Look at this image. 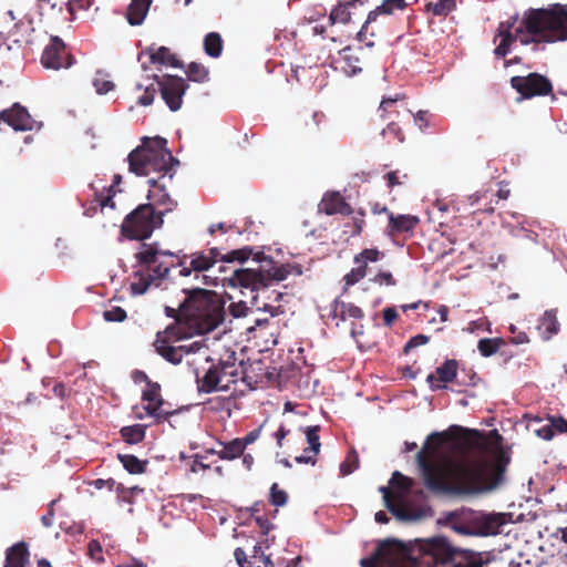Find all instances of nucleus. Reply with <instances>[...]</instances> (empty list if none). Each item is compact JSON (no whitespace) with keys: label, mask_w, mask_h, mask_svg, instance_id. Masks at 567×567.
Instances as JSON below:
<instances>
[{"label":"nucleus","mask_w":567,"mask_h":567,"mask_svg":"<svg viewBox=\"0 0 567 567\" xmlns=\"http://www.w3.org/2000/svg\"><path fill=\"white\" fill-rule=\"evenodd\" d=\"M146 80H154L156 82L163 101L172 112H176L182 107L183 96L189 87L183 78L171 74L159 78L158 74L153 73L152 75H146Z\"/></svg>","instance_id":"9b49d317"},{"label":"nucleus","mask_w":567,"mask_h":567,"mask_svg":"<svg viewBox=\"0 0 567 567\" xmlns=\"http://www.w3.org/2000/svg\"><path fill=\"white\" fill-rule=\"evenodd\" d=\"M342 202V196L338 192L327 193L318 205L319 212L328 215L329 209H338Z\"/></svg>","instance_id":"e433bc0d"},{"label":"nucleus","mask_w":567,"mask_h":567,"mask_svg":"<svg viewBox=\"0 0 567 567\" xmlns=\"http://www.w3.org/2000/svg\"><path fill=\"white\" fill-rule=\"evenodd\" d=\"M266 556L260 545H255L248 565L256 566L258 560Z\"/></svg>","instance_id":"774afa93"},{"label":"nucleus","mask_w":567,"mask_h":567,"mask_svg":"<svg viewBox=\"0 0 567 567\" xmlns=\"http://www.w3.org/2000/svg\"><path fill=\"white\" fill-rule=\"evenodd\" d=\"M120 434L125 443L130 445L138 444L145 439L146 425L136 423L133 425L123 426L120 430Z\"/></svg>","instance_id":"bb28decb"},{"label":"nucleus","mask_w":567,"mask_h":567,"mask_svg":"<svg viewBox=\"0 0 567 567\" xmlns=\"http://www.w3.org/2000/svg\"><path fill=\"white\" fill-rule=\"evenodd\" d=\"M351 51V48L350 47H346L342 51H341V54H342V59L346 63V65L342 68L344 74L347 76H354L359 73H361L362 69L360 66L357 65V63L359 62V59L355 58V56H351L349 53Z\"/></svg>","instance_id":"2f4dec72"},{"label":"nucleus","mask_w":567,"mask_h":567,"mask_svg":"<svg viewBox=\"0 0 567 567\" xmlns=\"http://www.w3.org/2000/svg\"><path fill=\"white\" fill-rule=\"evenodd\" d=\"M390 226L396 233H406L412 230L419 223V218L412 215H398L392 213L389 216Z\"/></svg>","instance_id":"cd10ccee"},{"label":"nucleus","mask_w":567,"mask_h":567,"mask_svg":"<svg viewBox=\"0 0 567 567\" xmlns=\"http://www.w3.org/2000/svg\"><path fill=\"white\" fill-rule=\"evenodd\" d=\"M102 75L101 71H97L96 76L93 80V86L97 94L103 95L114 90L115 85L112 81L100 78Z\"/></svg>","instance_id":"a18cd8bd"},{"label":"nucleus","mask_w":567,"mask_h":567,"mask_svg":"<svg viewBox=\"0 0 567 567\" xmlns=\"http://www.w3.org/2000/svg\"><path fill=\"white\" fill-rule=\"evenodd\" d=\"M319 425H311L306 427L305 434L307 442L309 444V447L305 450V452L311 451L315 454H318L320 452L321 443L319 437Z\"/></svg>","instance_id":"c9c22d12"},{"label":"nucleus","mask_w":567,"mask_h":567,"mask_svg":"<svg viewBox=\"0 0 567 567\" xmlns=\"http://www.w3.org/2000/svg\"><path fill=\"white\" fill-rule=\"evenodd\" d=\"M480 380L481 379L476 374V372H474L473 370H465V369H463L462 373L458 374V377H457L456 384H458V385L475 386L478 383Z\"/></svg>","instance_id":"8fccbe9b"},{"label":"nucleus","mask_w":567,"mask_h":567,"mask_svg":"<svg viewBox=\"0 0 567 567\" xmlns=\"http://www.w3.org/2000/svg\"><path fill=\"white\" fill-rule=\"evenodd\" d=\"M251 256L252 260L258 264L257 269L252 268L255 271H264L272 268L271 265L274 259L270 256L265 255L262 251H252Z\"/></svg>","instance_id":"3c124183"},{"label":"nucleus","mask_w":567,"mask_h":567,"mask_svg":"<svg viewBox=\"0 0 567 567\" xmlns=\"http://www.w3.org/2000/svg\"><path fill=\"white\" fill-rule=\"evenodd\" d=\"M363 311L360 307L341 301V315L340 321H344L347 318L361 319Z\"/></svg>","instance_id":"c03bdc74"},{"label":"nucleus","mask_w":567,"mask_h":567,"mask_svg":"<svg viewBox=\"0 0 567 567\" xmlns=\"http://www.w3.org/2000/svg\"><path fill=\"white\" fill-rule=\"evenodd\" d=\"M353 213V209L352 207L344 202V199L342 198V202L340 204V206L338 207V209H329L328 212V216H331V215H334V214H341V215H346V216H349Z\"/></svg>","instance_id":"69168bd1"},{"label":"nucleus","mask_w":567,"mask_h":567,"mask_svg":"<svg viewBox=\"0 0 567 567\" xmlns=\"http://www.w3.org/2000/svg\"><path fill=\"white\" fill-rule=\"evenodd\" d=\"M126 317V311L121 307H112L103 312L104 320L109 322H122Z\"/></svg>","instance_id":"09e8293b"},{"label":"nucleus","mask_w":567,"mask_h":567,"mask_svg":"<svg viewBox=\"0 0 567 567\" xmlns=\"http://www.w3.org/2000/svg\"><path fill=\"white\" fill-rule=\"evenodd\" d=\"M190 266L194 271L202 272L210 269L213 264L205 252H195L192 255Z\"/></svg>","instance_id":"58836bf2"},{"label":"nucleus","mask_w":567,"mask_h":567,"mask_svg":"<svg viewBox=\"0 0 567 567\" xmlns=\"http://www.w3.org/2000/svg\"><path fill=\"white\" fill-rule=\"evenodd\" d=\"M516 39L522 53L529 56L545 51L548 43L567 41V4L526 10L516 27Z\"/></svg>","instance_id":"7ed1b4c3"},{"label":"nucleus","mask_w":567,"mask_h":567,"mask_svg":"<svg viewBox=\"0 0 567 567\" xmlns=\"http://www.w3.org/2000/svg\"><path fill=\"white\" fill-rule=\"evenodd\" d=\"M117 460L130 474L144 473L148 464V461H142L133 454H117Z\"/></svg>","instance_id":"c85d7f7f"},{"label":"nucleus","mask_w":567,"mask_h":567,"mask_svg":"<svg viewBox=\"0 0 567 567\" xmlns=\"http://www.w3.org/2000/svg\"><path fill=\"white\" fill-rule=\"evenodd\" d=\"M221 380V369L217 365H212L200 379L196 372L197 390L198 392L213 393L218 390L225 391L226 388H218Z\"/></svg>","instance_id":"6ab92c4d"},{"label":"nucleus","mask_w":567,"mask_h":567,"mask_svg":"<svg viewBox=\"0 0 567 567\" xmlns=\"http://www.w3.org/2000/svg\"><path fill=\"white\" fill-rule=\"evenodd\" d=\"M511 85L520 94L522 99L548 95L553 91L551 82L539 73H529L526 76H513Z\"/></svg>","instance_id":"ddd939ff"},{"label":"nucleus","mask_w":567,"mask_h":567,"mask_svg":"<svg viewBox=\"0 0 567 567\" xmlns=\"http://www.w3.org/2000/svg\"><path fill=\"white\" fill-rule=\"evenodd\" d=\"M272 268L264 271H255L252 268H240L234 271L233 276L228 279L229 285L233 287H240L241 293L246 295V290L254 292L260 288L267 292L274 281H282L288 275L287 265H278L272 260Z\"/></svg>","instance_id":"1a4fd4ad"},{"label":"nucleus","mask_w":567,"mask_h":567,"mask_svg":"<svg viewBox=\"0 0 567 567\" xmlns=\"http://www.w3.org/2000/svg\"><path fill=\"white\" fill-rule=\"evenodd\" d=\"M28 544L19 542L7 549L4 567H25L29 564Z\"/></svg>","instance_id":"412c9836"},{"label":"nucleus","mask_w":567,"mask_h":567,"mask_svg":"<svg viewBox=\"0 0 567 567\" xmlns=\"http://www.w3.org/2000/svg\"><path fill=\"white\" fill-rule=\"evenodd\" d=\"M537 329L544 340H549L558 333L559 323L556 317V310H546L540 318Z\"/></svg>","instance_id":"5701e85b"},{"label":"nucleus","mask_w":567,"mask_h":567,"mask_svg":"<svg viewBox=\"0 0 567 567\" xmlns=\"http://www.w3.org/2000/svg\"><path fill=\"white\" fill-rule=\"evenodd\" d=\"M164 212H155L151 203L141 204L124 218L121 233L130 240H145L162 227Z\"/></svg>","instance_id":"6e6552de"},{"label":"nucleus","mask_w":567,"mask_h":567,"mask_svg":"<svg viewBox=\"0 0 567 567\" xmlns=\"http://www.w3.org/2000/svg\"><path fill=\"white\" fill-rule=\"evenodd\" d=\"M251 255H252V247L245 246L243 248L234 249V250L223 255L220 257V261H223V262L239 261L243 264L246 260H248L251 257Z\"/></svg>","instance_id":"473e14b6"},{"label":"nucleus","mask_w":567,"mask_h":567,"mask_svg":"<svg viewBox=\"0 0 567 567\" xmlns=\"http://www.w3.org/2000/svg\"><path fill=\"white\" fill-rule=\"evenodd\" d=\"M518 14L515 13L507 21L499 23L497 28V35L501 38L499 44L495 48L494 53L496 56L505 58L509 53V47L513 42H518L516 39V27L518 25Z\"/></svg>","instance_id":"f3484780"},{"label":"nucleus","mask_w":567,"mask_h":567,"mask_svg":"<svg viewBox=\"0 0 567 567\" xmlns=\"http://www.w3.org/2000/svg\"><path fill=\"white\" fill-rule=\"evenodd\" d=\"M155 349L163 359L172 364H178L183 360V349L181 346L175 347L171 346L165 340H156Z\"/></svg>","instance_id":"393cba45"},{"label":"nucleus","mask_w":567,"mask_h":567,"mask_svg":"<svg viewBox=\"0 0 567 567\" xmlns=\"http://www.w3.org/2000/svg\"><path fill=\"white\" fill-rule=\"evenodd\" d=\"M351 19V13L348 10L347 6L338 4L336 8H333L330 12L329 20L331 24H334L336 22L340 23H348Z\"/></svg>","instance_id":"79ce46f5"},{"label":"nucleus","mask_w":567,"mask_h":567,"mask_svg":"<svg viewBox=\"0 0 567 567\" xmlns=\"http://www.w3.org/2000/svg\"><path fill=\"white\" fill-rule=\"evenodd\" d=\"M430 341V337L426 334H416L410 338V340L405 343L403 348V352L408 354L412 349H415L420 346H424Z\"/></svg>","instance_id":"603ef678"},{"label":"nucleus","mask_w":567,"mask_h":567,"mask_svg":"<svg viewBox=\"0 0 567 567\" xmlns=\"http://www.w3.org/2000/svg\"><path fill=\"white\" fill-rule=\"evenodd\" d=\"M161 256L173 257L174 254L169 250H163L157 247V244H142L141 250L135 255L137 262L147 267L145 272L152 280L164 279L168 276L171 268L174 265H166L159 260Z\"/></svg>","instance_id":"f8f14e48"},{"label":"nucleus","mask_w":567,"mask_h":567,"mask_svg":"<svg viewBox=\"0 0 567 567\" xmlns=\"http://www.w3.org/2000/svg\"><path fill=\"white\" fill-rule=\"evenodd\" d=\"M535 434L539 437H542L543 440H546V441H549L553 439L554 436V431H553V426L549 423L545 424V425H542L538 429H535L534 430Z\"/></svg>","instance_id":"bf43d9fd"},{"label":"nucleus","mask_w":567,"mask_h":567,"mask_svg":"<svg viewBox=\"0 0 567 567\" xmlns=\"http://www.w3.org/2000/svg\"><path fill=\"white\" fill-rule=\"evenodd\" d=\"M128 171L136 176H151L147 181L153 188L147 198L153 206H164V215L177 207V202L166 192L165 178L171 182L179 162L167 148V140L162 136L142 138V144L127 155Z\"/></svg>","instance_id":"f03ea898"},{"label":"nucleus","mask_w":567,"mask_h":567,"mask_svg":"<svg viewBox=\"0 0 567 567\" xmlns=\"http://www.w3.org/2000/svg\"><path fill=\"white\" fill-rule=\"evenodd\" d=\"M148 55L150 62L152 64H159L165 66H171L175 69H182L183 63L177 59V56L171 53V50L166 47H155L154 44L143 50L138 59L142 56Z\"/></svg>","instance_id":"a211bd4d"},{"label":"nucleus","mask_w":567,"mask_h":567,"mask_svg":"<svg viewBox=\"0 0 567 567\" xmlns=\"http://www.w3.org/2000/svg\"><path fill=\"white\" fill-rule=\"evenodd\" d=\"M186 75L193 82L204 83L208 81V70L197 62H190L188 64Z\"/></svg>","instance_id":"72a5a7b5"},{"label":"nucleus","mask_w":567,"mask_h":567,"mask_svg":"<svg viewBox=\"0 0 567 567\" xmlns=\"http://www.w3.org/2000/svg\"><path fill=\"white\" fill-rule=\"evenodd\" d=\"M142 400L147 401L144 406L146 413L158 421H167L169 416L175 414L163 409L164 400L161 395V385L156 382L147 381V388L143 391Z\"/></svg>","instance_id":"2eb2a0df"},{"label":"nucleus","mask_w":567,"mask_h":567,"mask_svg":"<svg viewBox=\"0 0 567 567\" xmlns=\"http://www.w3.org/2000/svg\"><path fill=\"white\" fill-rule=\"evenodd\" d=\"M420 558V566L437 565L453 567H483L481 553L454 546L446 536L436 535L427 538H415L410 553Z\"/></svg>","instance_id":"20e7f679"},{"label":"nucleus","mask_w":567,"mask_h":567,"mask_svg":"<svg viewBox=\"0 0 567 567\" xmlns=\"http://www.w3.org/2000/svg\"><path fill=\"white\" fill-rule=\"evenodd\" d=\"M205 53L210 58H219L223 52V39L217 32H209L204 38Z\"/></svg>","instance_id":"c756f323"},{"label":"nucleus","mask_w":567,"mask_h":567,"mask_svg":"<svg viewBox=\"0 0 567 567\" xmlns=\"http://www.w3.org/2000/svg\"><path fill=\"white\" fill-rule=\"evenodd\" d=\"M74 59L65 53L63 40L56 35L51 37L50 43L44 48L41 55V64L45 69L60 70L73 65Z\"/></svg>","instance_id":"4468645a"},{"label":"nucleus","mask_w":567,"mask_h":567,"mask_svg":"<svg viewBox=\"0 0 567 567\" xmlns=\"http://www.w3.org/2000/svg\"><path fill=\"white\" fill-rule=\"evenodd\" d=\"M255 520L264 535H268L269 532L274 528V525L269 522V519L266 516H256Z\"/></svg>","instance_id":"e2e57ef3"},{"label":"nucleus","mask_w":567,"mask_h":567,"mask_svg":"<svg viewBox=\"0 0 567 567\" xmlns=\"http://www.w3.org/2000/svg\"><path fill=\"white\" fill-rule=\"evenodd\" d=\"M136 90H144V94L138 97L137 103L142 106H150L154 102L155 93L158 91L156 82L143 84L137 82Z\"/></svg>","instance_id":"7c9ffc66"},{"label":"nucleus","mask_w":567,"mask_h":567,"mask_svg":"<svg viewBox=\"0 0 567 567\" xmlns=\"http://www.w3.org/2000/svg\"><path fill=\"white\" fill-rule=\"evenodd\" d=\"M381 256H383V254L375 248L363 249L360 254H358L354 257V264L365 265L367 267L368 262H375L380 259Z\"/></svg>","instance_id":"a19ab883"},{"label":"nucleus","mask_w":567,"mask_h":567,"mask_svg":"<svg viewBox=\"0 0 567 567\" xmlns=\"http://www.w3.org/2000/svg\"><path fill=\"white\" fill-rule=\"evenodd\" d=\"M250 293L252 295L251 296V306L256 307L257 311L269 312L270 317H276L280 313H284V310L281 309L280 306L275 307L268 302L259 303L260 295H262L264 298L267 300H274L275 293H271L270 290L267 289V292H265L264 289L260 288L259 290H255L254 292H250Z\"/></svg>","instance_id":"b1692460"},{"label":"nucleus","mask_w":567,"mask_h":567,"mask_svg":"<svg viewBox=\"0 0 567 567\" xmlns=\"http://www.w3.org/2000/svg\"><path fill=\"white\" fill-rule=\"evenodd\" d=\"M413 543L414 540L403 543L393 538L382 540L370 557H363L360 559V566L373 567L380 559L391 563L403 558L410 561L411 567H421L420 558H413L412 555H410V553H412Z\"/></svg>","instance_id":"9d476101"},{"label":"nucleus","mask_w":567,"mask_h":567,"mask_svg":"<svg viewBox=\"0 0 567 567\" xmlns=\"http://www.w3.org/2000/svg\"><path fill=\"white\" fill-rule=\"evenodd\" d=\"M184 301L179 312L197 333L215 330L225 318V301L216 291L203 288L183 289Z\"/></svg>","instance_id":"39448f33"},{"label":"nucleus","mask_w":567,"mask_h":567,"mask_svg":"<svg viewBox=\"0 0 567 567\" xmlns=\"http://www.w3.org/2000/svg\"><path fill=\"white\" fill-rule=\"evenodd\" d=\"M359 467V456L355 450H351L346 460L340 463V473L346 476Z\"/></svg>","instance_id":"ea45409f"},{"label":"nucleus","mask_w":567,"mask_h":567,"mask_svg":"<svg viewBox=\"0 0 567 567\" xmlns=\"http://www.w3.org/2000/svg\"><path fill=\"white\" fill-rule=\"evenodd\" d=\"M269 499L274 506L281 507L287 504L288 495L284 489L279 488L277 483H274L270 486Z\"/></svg>","instance_id":"37998d69"},{"label":"nucleus","mask_w":567,"mask_h":567,"mask_svg":"<svg viewBox=\"0 0 567 567\" xmlns=\"http://www.w3.org/2000/svg\"><path fill=\"white\" fill-rule=\"evenodd\" d=\"M437 380L447 385V383L457 381L458 363L454 359H446L443 364L436 368Z\"/></svg>","instance_id":"a878e982"},{"label":"nucleus","mask_w":567,"mask_h":567,"mask_svg":"<svg viewBox=\"0 0 567 567\" xmlns=\"http://www.w3.org/2000/svg\"><path fill=\"white\" fill-rule=\"evenodd\" d=\"M0 121L7 123L16 132L32 131L37 124L28 110L19 103H14L11 109L1 111Z\"/></svg>","instance_id":"dca6fc26"},{"label":"nucleus","mask_w":567,"mask_h":567,"mask_svg":"<svg viewBox=\"0 0 567 567\" xmlns=\"http://www.w3.org/2000/svg\"><path fill=\"white\" fill-rule=\"evenodd\" d=\"M152 0H131L127 8L126 19L131 25H141L145 20Z\"/></svg>","instance_id":"4be33fe9"},{"label":"nucleus","mask_w":567,"mask_h":567,"mask_svg":"<svg viewBox=\"0 0 567 567\" xmlns=\"http://www.w3.org/2000/svg\"><path fill=\"white\" fill-rule=\"evenodd\" d=\"M234 557L239 567H254L252 565L246 566L248 564L246 551L241 547H237L234 551Z\"/></svg>","instance_id":"680f3d73"},{"label":"nucleus","mask_w":567,"mask_h":567,"mask_svg":"<svg viewBox=\"0 0 567 567\" xmlns=\"http://www.w3.org/2000/svg\"><path fill=\"white\" fill-rule=\"evenodd\" d=\"M340 315H341V300L339 298H336L330 305L328 317L333 320L338 319L336 324L339 326Z\"/></svg>","instance_id":"13d9d810"},{"label":"nucleus","mask_w":567,"mask_h":567,"mask_svg":"<svg viewBox=\"0 0 567 567\" xmlns=\"http://www.w3.org/2000/svg\"><path fill=\"white\" fill-rule=\"evenodd\" d=\"M439 435V432L430 434L423 449L416 454V463L427 489L436 494L470 496L489 491L503 481L505 467L509 458H504L502 455L495 462L487 455L480 454L471 458H464L455 464L452 478L450 482H446L434 472L425 457V450L429 447L430 441Z\"/></svg>","instance_id":"f257e3e1"},{"label":"nucleus","mask_w":567,"mask_h":567,"mask_svg":"<svg viewBox=\"0 0 567 567\" xmlns=\"http://www.w3.org/2000/svg\"><path fill=\"white\" fill-rule=\"evenodd\" d=\"M398 318L395 307H386L383 309V320L386 327H390Z\"/></svg>","instance_id":"052dcab7"},{"label":"nucleus","mask_w":567,"mask_h":567,"mask_svg":"<svg viewBox=\"0 0 567 567\" xmlns=\"http://www.w3.org/2000/svg\"><path fill=\"white\" fill-rule=\"evenodd\" d=\"M389 484L398 488L400 493V502L394 504L389 495L386 486H380L379 492L383 494V501L386 509L400 522L415 523L432 515V508L423 504L426 495L423 489L413 491V481L394 471Z\"/></svg>","instance_id":"0eeeda50"},{"label":"nucleus","mask_w":567,"mask_h":567,"mask_svg":"<svg viewBox=\"0 0 567 567\" xmlns=\"http://www.w3.org/2000/svg\"><path fill=\"white\" fill-rule=\"evenodd\" d=\"M365 265H357L350 272L344 276L346 286H353L365 276Z\"/></svg>","instance_id":"de8ad7c7"},{"label":"nucleus","mask_w":567,"mask_h":567,"mask_svg":"<svg viewBox=\"0 0 567 567\" xmlns=\"http://www.w3.org/2000/svg\"><path fill=\"white\" fill-rule=\"evenodd\" d=\"M244 444L239 439H234L230 442L218 441L216 447L209 449L208 454H215L221 460L233 461L244 454Z\"/></svg>","instance_id":"aec40b11"},{"label":"nucleus","mask_w":567,"mask_h":567,"mask_svg":"<svg viewBox=\"0 0 567 567\" xmlns=\"http://www.w3.org/2000/svg\"><path fill=\"white\" fill-rule=\"evenodd\" d=\"M260 432H261V429H255V430L250 431L249 433H247L244 439H239L241 444H244V450L246 449L247 445H249V444L254 443L256 440H258Z\"/></svg>","instance_id":"338daca9"},{"label":"nucleus","mask_w":567,"mask_h":567,"mask_svg":"<svg viewBox=\"0 0 567 567\" xmlns=\"http://www.w3.org/2000/svg\"><path fill=\"white\" fill-rule=\"evenodd\" d=\"M134 275L138 277V281L131 284V291L135 296L144 295L153 280L142 270L135 271Z\"/></svg>","instance_id":"4c0bfd02"},{"label":"nucleus","mask_w":567,"mask_h":567,"mask_svg":"<svg viewBox=\"0 0 567 567\" xmlns=\"http://www.w3.org/2000/svg\"><path fill=\"white\" fill-rule=\"evenodd\" d=\"M548 421L553 426L554 433H567V420L563 416H550Z\"/></svg>","instance_id":"6e6d98bb"},{"label":"nucleus","mask_w":567,"mask_h":567,"mask_svg":"<svg viewBox=\"0 0 567 567\" xmlns=\"http://www.w3.org/2000/svg\"><path fill=\"white\" fill-rule=\"evenodd\" d=\"M502 344V339L484 338L478 341L477 349L482 357L488 358L495 354Z\"/></svg>","instance_id":"f704fd0d"},{"label":"nucleus","mask_w":567,"mask_h":567,"mask_svg":"<svg viewBox=\"0 0 567 567\" xmlns=\"http://www.w3.org/2000/svg\"><path fill=\"white\" fill-rule=\"evenodd\" d=\"M455 7V0H437L432 4V11L435 16H447Z\"/></svg>","instance_id":"49530a36"},{"label":"nucleus","mask_w":567,"mask_h":567,"mask_svg":"<svg viewBox=\"0 0 567 567\" xmlns=\"http://www.w3.org/2000/svg\"><path fill=\"white\" fill-rule=\"evenodd\" d=\"M512 513H486L461 508L442 513L437 524L464 536L487 537L502 533V527L513 522Z\"/></svg>","instance_id":"423d86ee"},{"label":"nucleus","mask_w":567,"mask_h":567,"mask_svg":"<svg viewBox=\"0 0 567 567\" xmlns=\"http://www.w3.org/2000/svg\"><path fill=\"white\" fill-rule=\"evenodd\" d=\"M390 1H383L380 6H378L374 10L370 11L367 20L364 22V25L368 27L370 23L374 22L377 20V17L380 14H383L382 11H388L386 7Z\"/></svg>","instance_id":"4d7b16f0"},{"label":"nucleus","mask_w":567,"mask_h":567,"mask_svg":"<svg viewBox=\"0 0 567 567\" xmlns=\"http://www.w3.org/2000/svg\"><path fill=\"white\" fill-rule=\"evenodd\" d=\"M249 311H252L251 308L247 306V303L243 300L238 302H231L229 306V313L234 318H241L246 317Z\"/></svg>","instance_id":"864d4df0"},{"label":"nucleus","mask_w":567,"mask_h":567,"mask_svg":"<svg viewBox=\"0 0 567 567\" xmlns=\"http://www.w3.org/2000/svg\"><path fill=\"white\" fill-rule=\"evenodd\" d=\"M414 123L421 131H424L429 126L427 111H419L414 115Z\"/></svg>","instance_id":"0e129e2a"},{"label":"nucleus","mask_w":567,"mask_h":567,"mask_svg":"<svg viewBox=\"0 0 567 567\" xmlns=\"http://www.w3.org/2000/svg\"><path fill=\"white\" fill-rule=\"evenodd\" d=\"M372 281L381 286H395L396 284L390 271H380L372 278Z\"/></svg>","instance_id":"5fc2aeb1"}]
</instances>
